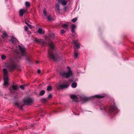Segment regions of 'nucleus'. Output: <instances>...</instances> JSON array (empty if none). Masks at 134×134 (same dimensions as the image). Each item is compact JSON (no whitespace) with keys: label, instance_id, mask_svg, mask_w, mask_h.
Returning <instances> with one entry per match:
<instances>
[{"label":"nucleus","instance_id":"obj_1","mask_svg":"<svg viewBox=\"0 0 134 134\" xmlns=\"http://www.w3.org/2000/svg\"><path fill=\"white\" fill-rule=\"evenodd\" d=\"M21 57L17 55L10 58L9 62L6 63V66L9 71H12L17 68L16 63L21 59Z\"/></svg>","mask_w":134,"mask_h":134},{"label":"nucleus","instance_id":"obj_2","mask_svg":"<svg viewBox=\"0 0 134 134\" xmlns=\"http://www.w3.org/2000/svg\"><path fill=\"white\" fill-rule=\"evenodd\" d=\"M50 49H49L48 53V57L52 59L54 61L58 60L59 57L57 54L54 51V46L52 42L49 44Z\"/></svg>","mask_w":134,"mask_h":134},{"label":"nucleus","instance_id":"obj_3","mask_svg":"<svg viewBox=\"0 0 134 134\" xmlns=\"http://www.w3.org/2000/svg\"><path fill=\"white\" fill-rule=\"evenodd\" d=\"M102 105L103 106V107L100 108L101 109H104L105 111H108L109 113H111L112 115L116 114L118 111V108L115 105H112L110 107L107 108L103 105Z\"/></svg>","mask_w":134,"mask_h":134},{"label":"nucleus","instance_id":"obj_4","mask_svg":"<svg viewBox=\"0 0 134 134\" xmlns=\"http://www.w3.org/2000/svg\"><path fill=\"white\" fill-rule=\"evenodd\" d=\"M33 100L32 99L30 98H28L24 100V103L21 104L20 103L16 102L15 103V105L18 108L21 109H23V107L26 104L27 105H31L32 103Z\"/></svg>","mask_w":134,"mask_h":134},{"label":"nucleus","instance_id":"obj_5","mask_svg":"<svg viewBox=\"0 0 134 134\" xmlns=\"http://www.w3.org/2000/svg\"><path fill=\"white\" fill-rule=\"evenodd\" d=\"M60 75L64 77H65L66 78H69L70 76H72L73 74L70 69H69L67 72H66L64 71L60 72Z\"/></svg>","mask_w":134,"mask_h":134},{"label":"nucleus","instance_id":"obj_6","mask_svg":"<svg viewBox=\"0 0 134 134\" xmlns=\"http://www.w3.org/2000/svg\"><path fill=\"white\" fill-rule=\"evenodd\" d=\"M18 86L16 85H13L9 88L11 93H14L15 92V91L17 90L18 88Z\"/></svg>","mask_w":134,"mask_h":134},{"label":"nucleus","instance_id":"obj_7","mask_svg":"<svg viewBox=\"0 0 134 134\" xmlns=\"http://www.w3.org/2000/svg\"><path fill=\"white\" fill-rule=\"evenodd\" d=\"M34 41L36 43L42 44L43 45H46L47 44V42L43 40L42 39L39 40L37 38H35Z\"/></svg>","mask_w":134,"mask_h":134},{"label":"nucleus","instance_id":"obj_8","mask_svg":"<svg viewBox=\"0 0 134 134\" xmlns=\"http://www.w3.org/2000/svg\"><path fill=\"white\" fill-rule=\"evenodd\" d=\"M18 47L21 51V55L22 56L25 55V49L24 48H22L20 45H18Z\"/></svg>","mask_w":134,"mask_h":134},{"label":"nucleus","instance_id":"obj_9","mask_svg":"<svg viewBox=\"0 0 134 134\" xmlns=\"http://www.w3.org/2000/svg\"><path fill=\"white\" fill-rule=\"evenodd\" d=\"M69 85L67 84H61L59 85L58 86V88L60 89H63L64 88H67L68 87Z\"/></svg>","mask_w":134,"mask_h":134},{"label":"nucleus","instance_id":"obj_10","mask_svg":"<svg viewBox=\"0 0 134 134\" xmlns=\"http://www.w3.org/2000/svg\"><path fill=\"white\" fill-rule=\"evenodd\" d=\"M73 43L75 45L74 47V48L75 50H76V48L77 49H79L80 47L79 44H78L77 41H73Z\"/></svg>","mask_w":134,"mask_h":134},{"label":"nucleus","instance_id":"obj_11","mask_svg":"<svg viewBox=\"0 0 134 134\" xmlns=\"http://www.w3.org/2000/svg\"><path fill=\"white\" fill-rule=\"evenodd\" d=\"M4 83L3 84V86H6L9 85L8 82V77L4 78Z\"/></svg>","mask_w":134,"mask_h":134},{"label":"nucleus","instance_id":"obj_12","mask_svg":"<svg viewBox=\"0 0 134 134\" xmlns=\"http://www.w3.org/2000/svg\"><path fill=\"white\" fill-rule=\"evenodd\" d=\"M3 72L4 78L8 77V72L7 69L5 68L3 69Z\"/></svg>","mask_w":134,"mask_h":134},{"label":"nucleus","instance_id":"obj_13","mask_svg":"<svg viewBox=\"0 0 134 134\" xmlns=\"http://www.w3.org/2000/svg\"><path fill=\"white\" fill-rule=\"evenodd\" d=\"M26 12L25 10L23 9H20L19 12V15L20 16L22 17L24 14Z\"/></svg>","mask_w":134,"mask_h":134},{"label":"nucleus","instance_id":"obj_14","mask_svg":"<svg viewBox=\"0 0 134 134\" xmlns=\"http://www.w3.org/2000/svg\"><path fill=\"white\" fill-rule=\"evenodd\" d=\"M56 11L57 13L59 14L60 13V9L59 6V4H57L56 5Z\"/></svg>","mask_w":134,"mask_h":134},{"label":"nucleus","instance_id":"obj_15","mask_svg":"<svg viewBox=\"0 0 134 134\" xmlns=\"http://www.w3.org/2000/svg\"><path fill=\"white\" fill-rule=\"evenodd\" d=\"M70 97L72 99H74L75 101L77 102L78 101V99L77 96L76 95H71Z\"/></svg>","mask_w":134,"mask_h":134},{"label":"nucleus","instance_id":"obj_16","mask_svg":"<svg viewBox=\"0 0 134 134\" xmlns=\"http://www.w3.org/2000/svg\"><path fill=\"white\" fill-rule=\"evenodd\" d=\"M76 27V26L75 24H73L71 25V32L72 33H74L75 32V29Z\"/></svg>","mask_w":134,"mask_h":134},{"label":"nucleus","instance_id":"obj_17","mask_svg":"<svg viewBox=\"0 0 134 134\" xmlns=\"http://www.w3.org/2000/svg\"><path fill=\"white\" fill-rule=\"evenodd\" d=\"M90 99V98H87L86 97H85L83 98L82 100L83 102L84 103L86 102H87Z\"/></svg>","mask_w":134,"mask_h":134},{"label":"nucleus","instance_id":"obj_18","mask_svg":"<svg viewBox=\"0 0 134 134\" xmlns=\"http://www.w3.org/2000/svg\"><path fill=\"white\" fill-rule=\"evenodd\" d=\"M95 97L98 98H102L104 97V96L99 95H95Z\"/></svg>","mask_w":134,"mask_h":134},{"label":"nucleus","instance_id":"obj_19","mask_svg":"<svg viewBox=\"0 0 134 134\" xmlns=\"http://www.w3.org/2000/svg\"><path fill=\"white\" fill-rule=\"evenodd\" d=\"M77 86V83L76 82H74L72 83L71 84V86L72 88H75Z\"/></svg>","mask_w":134,"mask_h":134},{"label":"nucleus","instance_id":"obj_20","mask_svg":"<svg viewBox=\"0 0 134 134\" xmlns=\"http://www.w3.org/2000/svg\"><path fill=\"white\" fill-rule=\"evenodd\" d=\"M45 91L44 90H41L40 92L39 95L41 96H43L45 94Z\"/></svg>","mask_w":134,"mask_h":134},{"label":"nucleus","instance_id":"obj_21","mask_svg":"<svg viewBox=\"0 0 134 134\" xmlns=\"http://www.w3.org/2000/svg\"><path fill=\"white\" fill-rule=\"evenodd\" d=\"M61 3L63 5H65L67 4L66 1L65 0H63L61 2Z\"/></svg>","mask_w":134,"mask_h":134},{"label":"nucleus","instance_id":"obj_22","mask_svg":"<svg viewBox=\"0 0 134 134\" xmlns=\"http://www.w3.org/2000/svg\"><path fill=\"white\" fill-rule=\"evenodd\" d=\"M16 39L13 37H12L11 38V41L12 43H14L15 42H16Z\"/></svg>","mask_w":134,"mask_h":134},{"label":"nucleus","instance_id":"obj_23","mask_svg":"<svg viewBox=\"0 0 134 134\" xmlns=\"http://www.w3.org/2000/svg\"><path fill=\"white\" fill-rule=\"evenodd\" d=\"M47 98H43L41 99V101L43 103H45L46 102H48V101L47 100Z\"/></svg>","mask_w":134,"mask_h":134},{"label":"nucleus","instance_id":"obj_24","mask_svg":"<svg viewBox=\"0 0 134 134\" xmlns=\"http://www.w3.org/2000/svg\"><path fill=\"white\" fill-rule=\"evenodd\" d=\"M42 31L43 30L42 29L40 28H39L38 30V32L39 33L42 34H43V33Z\"/></svg>","mask_w":134,"mask_h":134},{"label":"nucleus","instance_id":"obj_25","mask_svg":"<svg viewBox=\"0 0 134 134\" xmlns=\"http://www.w3.org/2000/svg\"><path fill=\"white\" fill-rule=\"evenodd\" d=\"M43 13L44 14V15L45 16H47V12L46 10V8H44L43 9Z\"/></svg>","mask_w":134,"mask_h":134},{"label":"nucleus","instance_id":"obj_26","mask_svg":"<svg viewBox=\"0 0 134 134\" xmlns=\"http://www.w3.org/2000/svg\"><path fill=\"white\" fill-rule=\"evenodd\" d=\"M52 89V87L51 86H48L47 87V90L48 91H49L51 90Z\"/></svg>","mask_w":134,"mask_h":134},{"label":"nucleus","instance_id":"obj_27","mask_svg":"<svg viewBox=\"0 0 134 134\" xmlns=\"http://www.w3.org/2000/svg\"><path fill=\"white\" fill-rule=\"evenodd\" d=\"M74 57L75 58H76L77 57L78 55V54L77 53V51L76 50H74Z\"/></svg>","mask_w":134,"mask_h":134},{"label":"nucleus","instance_id":"obj_28","mask_svg":"<svg viewBox=\"0 0 134 134\" xmlns=\"http://www.w3.org/2000/svg\"><path fill=\"white\" fill-rule=\"evenodd\" d=\"M63 27L65 29H67L68 28V25L66 24H64L63 25Z\"/></svg>","mask_w":134,"mask_h":134},{"label":"nucleus","instance_id":"obj_29","mask_svg":"<svg viewBox=\"0 0 134 134\" xmlns=\"http://www.w3.org/2000/svg\"><path fill=\"white\" fill-rule=\"evenodd\" d=\"M8 35L6 34V33L4 32L3 33V35L2 36L3 38H4L5 37H7Z\"/></svg>","mask_w":134,"mask_h":134},{"label":"nucleus","instance_id":"obj_30","mask_svg":"<svg viewBox=\"0 0 134 134\" xmlns=\"http://www.w3.org/2000/svg\"><path fill=\"white\" fill-rule=\"evenodd\" d=\"M1 59L2 60H5L6 58V57L4 55H2L1 56Z\"/></svg>","mask_w":134,"mask_h":134},{"label":"nucleus","instance_id":"obj_31","mask_svg":"<svg viewBox=\"0 0 134 134\" xmlns=\"http://www.w3.org/2000/svg\"><path fill=\"white\" fill-rule=\"evenodd\" d=\"M52 94H49L48 97L47 98V99H50L51 98H52Z\"/></svg>","mask_w":134,"mask_h":134},{"label":"nucleus","instance_id":"obj_32","mask_svg":"<svg viewBox=\"0 0 134 134\" xmlns=\"http://www.w3.org/2000/svg\"><path fill=\"white\" fill-rule=\"evenodd\" d=\"M25 5L26 6L29 7L30 5V3L29 2H26L25 3Z\"/></svg>","mask_w":134,"mask_h":134},{"label":"nucleus","instance_id":"obj_33","mask_svg":"<svg viewBox=\"0 0 134 134\" xmlns=\"http://www.w3.org/2000/svg\"><path fill=\"white\" fill-rule=\"evenodd\" d=\"M77 20V18H74L72 19L71 20V21H72L73 23L75 22Z\"/></svg>","mask_w":134,"mask_h":134},{"label":"nucleus","instance_id":"obj_34","mask_svg":"<svg viewBox=\"0 0 134 134\" xmlns=\"http://www.w3.org/2000/svg\"><path fill=\"white\" fill-rule=\"evenodd\" d=\"M26 86L25 85H21L20 86V87L21 88L22 90H24V87Z\"/></svg>","mask_w":134,"mask_h":134},{"label":"nucleus","instance_id":"obj_35","mask_svg":"<svg viewBox=\"0 0 134 134\" xmlns=\"http://www.w3.org/2000/svg\"><path fill=\"white\" fill-rule=\"evenodd\" d=\"M26 60L27 61H28L29 63H30L31 62V61L30 59L29 58H28L27 57L26 58Z\"/></svg>","mask_w":134,"mask_h":134},{"label":"nucleus","instance_id":"obj_36","mask_svg":"<svg viewBox=\"0 0 134 134\" xmlns=\"http://www.w3.org/2000/svg\"><path fill=\"white\" fill-rule=\"evenodd\" d=\"M47 19L49 20H51L52 19V18L51 17V15H49L47 17Z\"/></svg>","mask_w":134,"mask_h":134},{"label":"nucleus","instance_id":"obj_37","mask_svg":"<svg viewBox=\"0 0 134 134\" xmlns=\"http://www.w3.org/2000/svg\"><path fill=\"white\" fill-rule=\"evenodd\" d=\"M65 31L64 30H61L60 32L62 34H64L65 33Z\"/></svg>","mask_w":134,"mask_h":134},{"label":"nucleus","instance_id":"obj_38","mask_svg":"<svg viewBox=\"0 0 134 134\" xmlns=\"http://www.w3.org/2000/svg\"><path fill=\"white\" fill-rule=\"evenodd\" d=\"M25 31H27L28 30V28L27 27H26L25 29Z\"/></svg>","mask_w":134,"mask_h":134},{"label":"nucleus","instance_id":"obj_39","mask_svg":"<svg viewBox=\"0 0 134 134\" xmlns=\"http://www.w3.org/2000/svg\"><path fill=\"white\" fill-rule=\"evenodd\" d=\"M40 72H41L40 70V69L38 70V71H37L38 73L40 74Z\"/></svg>","mask_w":134,"mask_h":134},{"label":"nucleus","instance_id":"obj_40","mask_svg":"<svg viewBox=\"0 0 134 134\" xmlns=\"http://www.w3.org/2000/svg\"><path fill=\"white\" fill-rule=\"evenodd\" d=\"M34 125L33 124H31L30 126L31 127H34Z\"/></svg>","mask_w":134,"mask_h":134},{"label":"nucleus","instance_id":"obj_41","mask_svg":"<svg viewBox=\"0 0 134 134\" xmlns=\"http://www.w3.org/2000/svg\"><path fill=\"white\" fill-rule=\"evenodd\" d=\"M28 26L30 28H32V26L30 24Z\"/></svg>","mask_w":134,"mask_h":134},{"label":"nucleus","instance_id":"obj_42","mask_svg":"<svg viewBox=\"0 0 134 134\" xmlns=\"http://www.w3.org/2000/svg\"><path fill=\"white\" fill-rule=\"evenodd\" d=\"M54 34H53L52 35V36H51L53 37H54Z\"/></svg>","mask_w":134,"mask_h":134},{"label":"nucleus","instance_id":"obj_43","mask_svg":"<svg viewBox=\"0 0 134 134\" xmlns=\"http://www.w3.org/2000/svg\"><path fill=\"white\" fill-rule=\"evenodd\" d=\"M36 64H37L39 63V61H36Z\"/></svg>","mask_w":134,"mask_h":134},{"label":"nucleus","instance_id":"obj_44","mask_svg":"<svg viewBox=\"0 0 134 134\" xmlns=\"http://www.w3.org/2000/svg\"><path fill=\"white\" fill-rule=\"evenodd\" d=\"M63 0H58V2H61Z\"/></svg>","mask_w":134,"mask_h":134},{"label":"nucleus","instance_id":"obj_45","mask_svg":"<svg viewBox=\"0 0 134 134\" xmlns=\"http://www.w3.org/2000/svg\"><path fill=\"white\" fill-rule=\"evenodd\" d=\"M25 23H26V24H27V23H27L26 21L25 22Z\"/></svg>","mask_w":134,"mask_h":134},{"label":"nucleus","instance_id":"obj_46","mask_svg":"<svg viewBox=\"0 0 134 134\" xmlns=\"http://www.w3.org/2000/svg\"><path fill=\"white\" fill-rule=\"evenodd\" d=\"M29 25H30V24H28V23H27V26H29Z\"/></svg>","mask_w":134,"mask_h":134}]
</instances>
